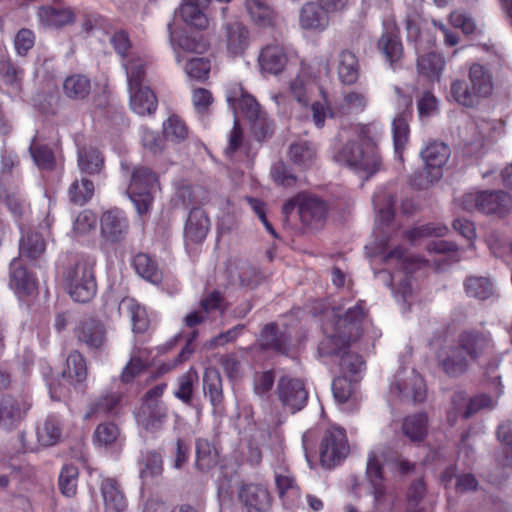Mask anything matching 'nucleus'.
I'll return each mask as SVG.
<instances>
[{"mask_svg": "<svg viewBox=\"0 0 512 512\" xmlns=\"http://www.w3.org/2000/svg\"><path fill=\"white\" fill-rule=\"evenodd\" d=\"M350 130L351 138L337 149L333 156L334 160L369 175L375 174L382 164L378 147L383 134L382 128L372 122L353 124Z\"/></svg>", "mask_w": 512, "mask_h": 512, "instance_id": "nucleus-1", "label": "nucleus"}, {"mask_svg": "<svg viewBox=\"0 0 512 512\" xmlns=\"http://www.w3.org/2000/svg\"><path fill=\"white\" fill-rule=\"evenodd\" d=\"M368 310L365 301L359 300L348 308L344 315H333L332 319L323 324L325 337L318 345V353L322 357L340 358L362 334V326Z\"/></svg>", "mask_w": 512, "mask_h": 512, "instance_id": "nucleus-2", "label": "nucleus"}, {"mask_svg": "<svg viewBox=\"0 0 512 512\" xmlns=\"http://www.w3.org/2000/svg\"><path fill=\"white\" fill-rule=\"evenodd\" d=\"M494 342L490 332L477 328L462 330L454 346L440 359V367L449 377L464 374L469 362H477L494 352Z\"/></svg>", "mask_w": 512, "mask_h": 512, "instance_id": "nucleus-3", "label": "nucleus"}, {"mask_svg": "<svg viewBox=\"0 0 512 512\" xmlns=\"http://www.w3.org/2000/svg\"><path fill=\"white\" fill-rule=\"evenodd\" d=\"M469 81L457 79L450 84V95L459 105L473 108L481 99L493 91V78L490 70L479 63H473L468 72Z\"/></svg>", "mask_w": 512, "mask_h": 512, "instance_id": "nucleus-4", "label": "nucleus"}, {"mask_svg": "<svg viewBox=\"0 0 512 512\" xmlns=\"http://www.w3.org/2000/svg\"><path fill=\"white\" fill-rule=\"evenodd\" d=\"M125 66L131 110L141 116L155 113L158 107L157 97L149 86L144 85L146 61L135 59Z\"/></svg>", "mask_w": 512, "mask_h": 512, "instance_id": "nucleus-5", "label": "nucleus"}, {"mask_svg": "<svg viewBox=\"0 0 512 512\" xmlns=\"http://www.w3.org/2000/svg\"><path fill=\"white\" fill-rule=\"evenodd\" d=\"M382 262L395 266V271L388 273V287L407 300L412 295L411 276L418 267V260L411 257L404 246L397 245L383 254Z\"/></svg>", "mask_w": 512, "mask_h": 512, "instance_id": "nucleus-6", "label": "nucleus"}, {"mask_svg": "<svg viewBox=\"0 0 512 512\" xmlns=\"http://www.w3.org/2000/svg\"><path fill=\"white\" fill-rule=\"evenodd\" d=\"M157 185L158 177L151 168L143 165L132 168L126 193L139 215H145L151 209Z\"/></svg>", "mask_w": 512, "mask_h": 512, "instance_id": "nucleus-7", "label": "nucleus"}, {"mask_svg": "<svg viewBox=\"0 0 512 512\" xmlns=\"http://www.w3.org/2000/svg\"><path fill=\"white\" fill-rule=\"evenodd\" d=\"M294 212L298 214L304 227L316 229L323 225L328 206L321 198L300 192L285 202L282 207V213L286 218H289Z\"/></svg>", "mask_w": 512, "mask_h": 512, "instance_id": "nucleus-8", "label": "nucleus"}, {"mask_svg": "<svg viewBox=\"0 0 512 512\" xmlns=\"http://www.w3.org/2000/svg\"><path fill=\"white\" fill-rule=\"evenodd\" d=\"M64 282L70 297L76 302H89L97 291L93 268L85 262H77L68 268L64 273Z\"/></svg>", "mask_w": 512, "mask_h": 512, "instance_id": "nucleus-9", "label": "nucleus"}, {"mask_svg": "<svg viewBox=\"0 0 512 512\" xmlns=\"http://www.w3.org/2000/svg\"><path fill=\"white\" fill-rule=\"evenodd\" d=\"M276 395L283 407L292 413L303 409L309 397L304 381L288 374L278 379Z\"/></svg>", "mask_w": 512, "mask_h": 512, "instance_id": "nucleus-10", "label": "nucleus"}, {"mask_svg": "<svg viewBox=\"0 0 512 512\" xmlns=\"http://www.w3.org/2000/svg\"><path fill=\"white\" fill-rule=\"evenodd\" d=\"M348 452L349 446L345 430L336 427L327 429L320 445L322 466L330 468L339 464Z\"/></svg>", "mask_w": 512, "mask_h": 512, "instance_id": "nucleus-11", "label": "nucleus"}, {"mask_svg": "<svg viewBox=\"0 0 512 512\" xmlns=\"http://www.w3.org/2000/svg\"><path fill=\"white\" fill-rule=\"evenodd\" d=\"M129 230L130 221L122 209L113 207L102 213L100 232L105 242L111 244L122 243L126 240Z\"/></svg>", "mask_w": 512, "mask_h": 512, "instance_id": "nucleus-12", "label": "nucleus"}, {"mask_svg": "<svg viewBox=\"0 0 512 512\" xmlns=\"http://www.w3.org/2000/svg\"><path fill=\"white\" fill-rule=\"evenodd\" d=\"M493 401L487 394H479L467 400L464 391H456L451 398V410L447 414L448 422L453 426L459 416L468 419L483 408H492Z\"/></svg>", "mask_w": 512, "mask_h": 512, "instance_id": "nucleus-13", "label": "nucleus"}, {"mask_svg": "<svg viewBox=\"0 0 512 512\" xmlns=\"http://www.w3.org/2000/svg\"><path fill=\"white\" fill-rule=\"evenodd\" d=\"M31 403L12 395H3L0 399V428L7 432L17 429L26 418Z\"/></svg>", "mask_w": 512, "mask_h": 512, "instance_id": "nucleus-14", "label": "nucleus"}, {"mask_svg": "<svg viewBox=\"0 0 512 512\" xmlns=\"http://www.w3.org/2000/svg\"><path fill=\"white\" fill-rule=\"evenodd\" d=\"M449 155V147L441 142L429 143L421 151V157L425 162L427 184H432L442 177V167L446 164Z\"/></svg>", "mask_w": 512, "mask_h": 512, "instance_id": "nucleus-15", "label": "nucleus"}, {"mask_svg": "<svg viewBox=\"0 0 512 512\" xmlns=\"http://www.w3.org/2000/svg\"><path fill=\"white\" fill-rule=\"evenodd\" d=\"M238 497L247 512H267L272 505L269 490L262 484H244Z\"/></svg>", "mask_w": 512, "mask_h": 512, "instance_id": "nucleus-16", "label": "nucleus"}, {"mask_svg": "<svg viewBox=\"0 0 512 512\" xmlns=\"http://www.w3.org/2000/svg\"><path fill=\"white\" fill-rule=\"evenodd\" d=\"M76 338L89 349H99L106 342V328L95 318H85L75 328Z\"/></svg>", "mask_w": 512, "mask_h": 512, "instance_id": "nucleus-17", "label": "nucleus"}, {"mask_svg": "<svg viewBox=\"0 0 512 512\" xmlns=\"http://www.w3.org/2000/svg\"><path fill=\"white\" fill-rule=\"evenodd\" d=\"M369 100L365 93L359 91H348L343 93L342 99L335 102L329 109V118H341L350 115L363 113Z\"/></svg>", "mask_w": 512, "mask_h": 512, "instance_id": "nucleus-18", "label": "nucleus"}, {"mask_svg": "<svg viewBox=\"0 0 512 512\" xmlns=\"http://www.w3.org/2000/svg\"><path fill=\"white\" fill-rule=\"evenodd\" d=\"M411 106L412 101L408 99L405 108L395 116L392 122L394 152L401 162H403L404 150L409 140V121L412 117Z\"/></svg>", "mask_w": 512, "mask_h": 512, "instance_id": "nucleus-19", "label": "nucleus"}, {"mask_svg": "<svg viewBox=\"0 0 512 512\" xmlns=\"http://www.w3.org/2000/svg\"><path fill=\"white\" fill-rule=\"evenodd\" d=\"M288 61L287 53L282 45L268 44L258 56V65L262 73L278 75L283 72Z\"/></svg>", "mask_w": 512, "mask_h": 512, "instance_id": "nucleus-20", "label": "nucleus"}, {"mask_svg": "<svg viewBox=\"0 0 512 512\" xmlns=\"http://www.w3.org/2000/svg\"><path fill=\"white\" fill-rule=\"evenodd\" d=\"M210 229V220L205 211L199 207L190 210L184 226L186 243L198 244L203 242Z\"/></svg>", "mask_w": 512, "mask_h": 512, "instance_id": "nucleus-21", "label": "nucleus"}, {"mask_svg": "<svg viewBox=\"0 0 512 512\" xmlns=\"http://www.w3.org/2000/svg\"><path fill=\"white\" fill-rule=\"evenodd\" d=\"M246 11L251 21L259 28H275L279 14L265 0H246Z\"/></svg>", "mask_w": 512, "mask_h": 512, "instance_id": "nucleus-22", "label": "nucleus"}, {"mask_svg": "<svg viewBox=\"0 0 512 512\" xmlns=\"http://www.w3.org/2000/svg\"><path fill=\"white\" fill-rule=\"evenodd\" d=\"M226 100L235 114H242L249 121L255 119L263 112L257 100L241 88L233 89L227 92Z\"/></svg>", "mask_w": 512, "mask_h": 512, "instance_id": "nucleus-23", "label": "nucleus"}, {"mask_svg": "<svg viewBox=\"0 0 512 512\" xmlns=\"http://www.w3.org/2000/svg\"><path fill=\"white\" fill-rule=\"evenodd\" d=\"M366 476L372 487L371 494L374 498V507L379 508L386 494L384 484L383 464L376 453H370L366 466Z\"/></svg>", "mask_w": 512, "mask_h": 512, "instance_id": "nucleus-24", "label": "nucleus"}, {"mask_svg": "<svg viewBox=\"0 0 512 512\" xmlns=\"http://www.w3.org/2000/svg\"><path fill=\"white\" fill-rule=\"evenodd\" d=\"M10 285L19 297L30 296L37 291V279L20 264L18 258L10 263Z\"/></svg>", "mask_w": 512, "mask_h": 512, "instance_id": "nucleus-25", "label": "nucleus"}, {"mask_svg": "<svg viewBox=\"0 0 512 512\" xmlns=\"http://www.w3.org/2000/svg\"><path fill=\"white\" fill-rule=\"evenodd\" d=\"M377 47L391 68L396 69L400 66L403 45L397 30H385L378 40Z\"/></svg>", "mask_w": 512, "mask_h": 512, "instance_id": "nucleus-26", "label": "nucleus"}, {"mask_svg": "<svg viewBox=\"0 0 512 512\" xmlns=\"http://www.w3.org/2000/svg\"><path fill=\"white\" fill-rule=\"evenodd\" d=\"M101 494L106 512H124L127 500L116 478L107 477L101 481Z\"/></svg>", "mask_w": 512, "mask_h": 512, "instance_id": "nucleus-27", "label": "nucleus"}, {"mask_svg": "<svg viewBox=\"0 0 512 512\" xmlns=\"http://www.w3.org/2000/svg\"><path fill=\"white\" fill-rule=\"evenodd\" d=\"M479 212L505 216L512 205L511 196L504 191H480Z\"/></svg>", "mask_w": 512, "mask_h": 512, "instance_id": "nucleus-28", "label": "nucleus"}, {"mask_svg": "<svg viewBox=\"0 0 512 512\" xmlns=\"http://www.w3.org/2000/svg\"><path fill=\"white\" fill-rule=\"evenodd\" d=\"M275 485L279 498L283 502H294L300 498L301 490L294 473L285 466L274 471Z\"/></svg>", "mask_w": 512, "mask_h": 512, "instance_id": "nucleus-29", "label": "nucleus"}, {"mask_svg": "<svg viewBox=\"0 0 512 512\" xmlns=\"http://www.w3.org/2000/svg\"><path fill=\"white\" fill-rule=\"evenodd\" d=\"M123 398L124 394L119 391L100 395L90 404L86 417L118 415L122 410Z\"/></svg>", "mask_w": 512, "mask_h": 512, "instance_id": "nucleus-30", "label": "nucleus"}, {"mask_svg": "<svg viewBox=\"0 0 512 512\" xmlns=\"http://www.w3.org/2000/svg\"><path fill=\"white\" fill-rule=\"evenodd\" d=\"M288 157L292 164L300 170L312 168L317 161V147L306 140L293 142L288 149Z\"/></svg>", "mask_w": 512, "mask_h": 512, "instance_id": "nucleus-31", "label": "nucleus"}, {"mask_svg": "<svg viewBox=\"0 0 512 512\" xmlns=\"http://www.w3.org/2000/svg\"><path fill=\"white\" fill-rule=\"evenodd\" d=\"M359 60L356 54L349 50L343 49L337 57V74L341 84L352 86L359 79Z\"/></svg>", "mask_w": 512, "mask_h": 512, "instance_id": "nucleus-32", "label": "nucleus"}, {"mask_svg": "<svg viewBox=\"0 0 512 512\" xmlns=\"http://www.w3.org/2000/svg\"><path fill=\"white\" fill-rule=\"evenodd\" d=\"M259 344L263 350H271L281 354L288 353L289 336L279 330L274 322L266 324L260 333Z\"/></svg>", "mask_w": 512, "mask_h": 512, "instance_id": "nucleus-33", "label": "nucleus"}, {"mask_svg": "<svg viewBox=\"0 0 512 512\" xmlns=\"http://www.w3.org/2000/svg\"><path fill=\"white\" fill-rule=\"evenodd\" d=\"M226 47L233 56L243 55L249 45V30L241 22L228 23L225 27Z\"/></svg>", "mask_w": 512, "mask_h": 512, "instance_id": "nucleus-34", "label": "nucleus"}, {"mask_svg": "<svg viewBox=\"0 0 512 512\" xmlns=\"http://www.w3.org/2000/svg\"><path fill=\"white\" fill-rule=\"evenodd\" d=\"M91 90V79L81 73H74L67 76L62 84L64 96L73 101L86 100L89 97Z\"/></svg>", "mask_w": 512, "mask_h": 512, "instance_id": "nucleus-35", "label": "nucleus"}, {"mask_svg": "<svg viewBox=\"0 0 512 512\" xmlns=\"http://www.w3.org/2000/svg\"><path fill=\"white\" fill-rule=\"evenodd\" d=\"M206 6V3H202L200 0H184L179 7L178 13L187 25L203 30L209 24L208 18L203 12Z\"/></svg>", "mask_w": 512, "mask_h": 512, "instance_id": "nucleus-36", "label": "nucleus"}, {"mask_svg": "<svg viewBox=\"0 0 512 512\" xmlns=\"http://www.w3.org/2000/svg\"><path fill=\"white\" fill-rule=\"evenodd\" d=\"M204 395L209 398L211 405L217 409L224 401L223 383L220 372L214 367H208L203 374Z\"/></svg>", "mask_w": 512, "mask_h": 512, "instance_id": "nucleus-37", "label": "nucleus"}, {"mask_svg": "<svg viewBox=\"0 0 512 512\" xmlns=\"http://www.w3.org/2000/svg\"><path fill=\"white\" fill-rule=\"evenodd\" d=\"M327 13L321 4L306 3L300 12V25L306 30L322 31L328 25Z\"/></svg>", "mask_w": 512, "mask_h": 512, "instance_id": "nucleus-38", "label": "nucleus"}, {"mask_svg": "<svg viewBox=\"0 0 512 512\" xmlns=\"http://www.w3.org/2000/svg\"><path fill=\"white\" fill-rule=\"evenodd\" d=\"M41 23L48 28H62L75 22V13L70 8L43 6L38 11Z\"/></svg>", "mask_w": 512, "mask_h": 512, "instance_id": "nucleus-39", "label": "nucleus"}, {"mask_svg": "<svg viewBox=\"0 0 512 512\" xmlns=\"http://www.w3.org/2000/svg\"><path fill=\"white\" fill-rule=\"evenodd\" d=\"M417 71L430 82L439 81L445 67L444 57L436 52H429L417 59Z\"/></svg>", "mask_w": 512, "mask_h": 512, "instance_id": "nucleus-40", "label": "nucleus"}, {"mask_svg": "<svg viewBox=\"0 0 512 512\" xmlns=\"http://www.w3.org/2000/svg\"><path fill=\"white\" fill-rule=\"evenodd\" d=\"M62 375L73 386L83 384L86 381L88 376L87 364L80 352L75 350L69 353Z\"/></svg>", "mask_w": 512, "mask_h": 512, "instance_id": "nucleus-41", "label": "nucleus"}, {"mask_svg": "<svg viewBox=\"0 0 512 512\" xmlns=\"http://www.w3.org/2000/svg\"><path fill=\"white\" fill-rule=\"evenodd\" d=\"M62 435L61 420L55 414L48 415L36 428L38 443L43 447L57 444Z\"/></svg>", "mask_w": 512, "mask_h": 512, "instance_id": "nucleus-42", "label": "nucleus"}, {"mask_svg": "<svg viewBox=\"0 0 512 512\" xmlns=\"http://www.w3.org/2000/svg\"><path fill=\"white\" fill-rule=\"evenodd\" d=\"M167 418V408L162 402L153 404H142L141 423L145 430L150 432L159 431Z\"/></svg>", "mask_w": 512, "mask_h": 512, "instance_id": "nucleus-43", "label": "nucleus"}, {"mask_svg": "<svg viewBox=\"0 0 512 512\" xmlns=\"http://www.w3.org/2000/svg\"><path fill=\"white\" fill-rule=\"evenodd\" d=\"M132 267L136 273L153 284L162 281V272L158 267V263L154 258L146 253H138L132 259Z\"/></svg>", "mask_w": 512, "mask_h": 512, "instance_id": "nucleus-44", "label": "nucleus"}, {"mask_svg": "<svg viewBox=\"0 0 512 512\" xmlns=\"http://www.w3.org/2000/svg\"><path fill=\"white\" fill-rule=\"evenodd\" d=\"M403 434L412 442H422L428 432V417L426 413L408 415L403 419Z\"/></svg>", "mask_w": 512, "mask_h": 512, "instance_id": "nucleus-45", "label": "nucleus"}, {"mask_svg": "<svg viewBox=\"0 0 512 512\" xmlns=\"http://www.w3.org/2000/svg\"><path fill=\"white\" fill-rule=\"evenodd\" d=\"M219 451L216 446L206 439L196 441V467L202 472H208L217 466Z\"/></svg>", "mask_w": 512, "mask_h": 512, "instance_id": "nucleus-46", "label": "nucleus"}, {"mask_svg": "<svg viewBox=\"0 0 512 512\" xmlns=\"http://www.w3.org/2000/svg\"><path fill=\"white\" fill-rule=\"evenodd\" d=\"M109 39L110 45L114 52L121 58L122 67L126 71L125 64L135 59H142L139 56H130L133 47L129 32L125 29L111 30Z\"/></svg>", "mask_w": 512, "mask_h": 512, "instance_id": "nucleus-47", "label": "nucleus"}, {"mask_svg": "<svg viewBox=\"0 0 512 512\" xmlns=\"http://www.w3.org/2000/svg\"><path fill=\"white\" fill-rule=\"evenodd\" d=\"M448 232V227L439 222L426 223L420 226L413 227L403 232V238L406 239L411 245L426 237H443Z\"/></svg>", "mask_w": 512, "mask_h": 512, "instance_id": "nucleus-48", "label": "nucleus"}, {"mask_svg": "<svg viewBox=\"0 0 512 512\" xmlns=\"http://www.w3.org/2000/svg\"><path fill=\"white\" fill-rule=\"evenodd\" d=\"M463 286L468 297L478 300H486L493 294V284L487 277L468 276Z\"/></svg>", "mask_w": 512, "mask_h": 512, "instance_id": "nucleus-49", "label": "nucleus"}, {"mask_svg": "<svg viewBox=\"0 0 512 512\" xmlns=\"http://www.w3.org/2000/svg\"><path fill=\"white\" fill-rule=\"evenodd\" d=\"M45 249V240L38 232L28 231L20 239L19 251L22 256L37 259L44 253Z\"/></svg>", "mask_w": 512, "mask_h": 512, "instance_id": "nucleus-50", "label": "nucleus"}, {"mask_svg": "<svg viewBox=\"0 0 512 512\" xmlns=\"http://www.w3.org/2000/svg\"><path fill=\"white\" fill-rule=\"evenodd\" d=\"M94 195V183L86 178H76L68 188V197L71 203L79 206L85 205Z\"/></svg>", "mask_w": 512, "mask_h": 512, "instance_id": "nucleus-51", "label": "nucleus"}, {"mask_svg": "<svg viewBox=\"0 0 512 512\" xmlns=\"http://www.w3.org/2000/svg\"><path fill=\"white\" fill-rule=\"evenodd\" d=\"M79 478V469L73 464L62 466L58 478V487L61 494L65 497H74L77 493V484Z\"/></svg>", "mask_w": 512, "mask_h": 512, "instance_id": "nucleus-52", "label": "nucleus"}, {"mask_svg": "<svg viewBox=\"0 0 512 512\" xmlns=\"http://www.w3.org/2000/svg\"><path fill=\"white\" fill-rule=\"evenodd\" d=\"M197 382V372L193 369L186 371L177 379V388L174 391V396L182 403L190 405L193 400L194 386Z\"/></svg>", "mask_w": 512, "mask_h": 512, "instance_id": "nucleus-53", "label": "nucleus"}, {"mask_svg": "<svg viewBox=\"0 0 512 512\" xmlns=\"http://www.w3.org/2000/svg\"><path fill=\"white\" fill-rule=\"evenodd\" d=\"M312 90L311 77L305 73L297 74L289 82V91L293 98L302 106H307L310 101V91Z\"/></svg>", "mask_w": 512, "mask_h": 512, "instance_id": "nucleus-54", "label": "nucleus"}, {"mask_svg": "<svg viewBox=\"0 0 512 512\" xmlns=\"http://www.w3.org/2000/svg\"><path fill=\"white\" fill-rule=\"evenodd\" d=\"M104 161L97 149H80L78 151V165L82 172L97 174L103 167Z\"/></svg>", "mask_w": 512, "mask_h": 512, "instance_id": "nucleus-55", "label": "nucleus"}, {"mask_svg": "<svg viewBox=\"0 0 512 512\" xmlns=\"http://www.w3.org/2000/svg\"><path fill=\"white\" fill-rule=\"evenodd\" d=\"M188 132L186 123L178 115L169 116L163 123V133L167 140L183 142L187 139Z\"/></svg>", "mask_w": 512, "mask_h": 512, "instance_id": "nucleus-56", "label": "nucleus"}, {"mask_svg": "<svg viewBox=\"0 0 512 512\" xmlns=\"http://www.w3.org/2000/svg\"><path fill=\"white\" fill-rule=\"evenodd\" d=\"M127 309L130 314L133 332H146L149 327V318L146 309L134 299H129L127 301Z\"/></svg>", "mask_w": 512, "mask_h": 512, "instance_id": "nucleus-57", "label": "nucleus"}, {"mask_svg": "<svg viewBox=\"0 0 512 512\" xmlns=\"http://www.w3.org/2000/svg\"><path fill=\"white\" fill-rule=\"evenodd\" d=\"M163 472V460L159 452L147 451L143 456V468L140 475L143 479L160 476Z\"/></svg>", "mask_w": 512, "mask_h": 512, "instance_id": "nucleus-58", "label": "nucleus"}, {"mask_svg": "<svg viewBox=\"0 0 512 512\" xmlns=\"http://www.w3.org/2000/svg\"><path fill=\"white\" fill-rule=\"evenodd\" d=\"M373 205L381 223L389 224L394 220V198L391 195L376 194L373 196Z\"/></svg>", "mask_w": 512, "mask_h": 512, "instance_id": "nucleus-59", "label": "nucleus"}, {"mask_svg": "<svg viewBox=\"0 0 512 512\" xmlns=\"http://www.w3.org/2000/svg\"><path fill=\"white\" fill-rule=\"evenodd\" d=\"M30 152L36 165L42 170H53L55 167V156L48 145L34 144L30 146Z\"/></svg>", "mask_w": 512, "mask_h": 512, "instance_id": "nucleus-60", "label": "nucleus"}, {"mask_svg": "<svg viewBox=\"0 0 512 512\" xmlns=\"http://www.w3.org/2000/svg\"><path fill=\"white\" fill-rule=\"evenodd\" d=\"M120 436L119 428L116 424L105 422L99 424L94 432L95 442L99 445L109 447L115 444Z\"/></svg>", "mask_w": 512, "mask_h": 512, "instance_id": "nucleus-61", "label": "nucleus"}, {"mask_svg": "<svg viewBox=\"0 0 512 512\" xmlns=\"http://www.w3.org/2000/svg\"><path fill=\"white\" fill-rule=\"evenodd\" d=\"M249 122L251 125V131L258 141H264L267 138H270L274 133L275 124L264 111Z\"/></svg>", "mask_w": 512, "mask_h": 512, "instance_id": "nucleus-62", "label": "nucleus"}, {"mask_svg": "<svg viewBox=\"0 0 512 512\" xmlns=\"http://www.w3.org/2000/svg\"><path fill=\"white\" fill-rule=\"evenodd\" d=\"M511 242L512 241L502 238L496 233L490 234L487 238V244L491 253L507 264L511 263Z\"/></svg>", "mask_w": 512, "mask_h": 512, "instance_id": "nucleus-63", "label": "nucleus"}, {"mask_svg": "<svg viewBox=\"0 0 512 512\" xmlns=\"http://www.w3.org/2000/svg\"><path fill=\"white\" fill-rule=\"evenodd\" d=\"M497 438L503 445L505 458L508 465L512 466V421L506 420L500 423L497 427Z\"/></svg>", "mask_w": 512, "mask_h": 512, "instance_id": "nucleus-64", "label": "nucleus"}]
</instances>
